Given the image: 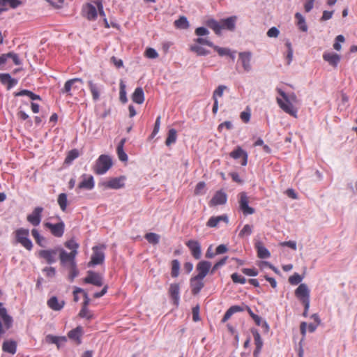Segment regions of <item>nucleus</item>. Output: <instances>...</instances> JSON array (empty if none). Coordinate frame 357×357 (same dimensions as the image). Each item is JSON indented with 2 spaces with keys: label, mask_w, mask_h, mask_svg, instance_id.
Instances as JSON below:
<instances>
[{
  "label": "nucleus",
  "mask_w": 357,
  "mask_h": 357,
  "mask_svg": "<svg viewBox=\"0 0 357 357\" xmlns=\"http://www.w3.org/2000/svg\"><path fill=\"white\" fill-rule=\"evenodd\" d=\"M58 204L62 211H66L68 205V198L66 193H61L58 196L57 199Z\"/></svg>",
  "instance_id": "a19ab883"
},
{
  "label": "nucleus",
  "mask_w": 357,
  "mask_h": 357,
  "mask_svg": "<svg viewBox=\"0 0 357 357\" xmlns=\"http://www.w3.org/2000/svg\"><path fill=\"white\" fill-rule=\"evenodd\" d=\"M10 8L15 9L24 4L25 0H3Z\"/></svg>",
  "instance_id": "603ef678"
},
{
  "label": "nucleus",
  "mask_w": 357,
  "mask_h": 357,
  "mask_svg": "<svg viewBox=\"0 0 357 357\" xmlns=\"http://www.w3.org/2000/svg\"><path fill=\"white\" fill-rule=\"evenodd\" d=\"M169 296L170 298L172 300V303L176 307H178L179 305V293H180V287L177 283H173L170 284L169 291Z\"/></svg>",
  "instance_id": "f3484780"
},
{
  "label": "nucleus",
  "mask_w": 357,
  "mask_h": 357,
  "mask_svg": "<svg viewBox=\"0 0 357 357\" xmlns=\"http://www.w3.org/2000/svg\"><path fill=\"white\" fill-rule=\"evenodd\" d=\"M255 247L257 252V257L260 259H267L270 257L271 253L266 248L260 241L255 244Z\"/></svg>",
  "instance_id": "c85d7f7f"
},
{
  "label": "nucleus",
  "mask_w": 357,
  "mask_h": 357,
  "mask_svg": "<svg viewBox=\"0 0 357 357\" xmlns=\"http://www.w3.org/2000/svg\"><path fill=\"white\" fill-rule=\"evenodd\" d=\"M204 280L197 276L192 277L190 280L191 292L193 295L198 294L204 287Z\"/></svg>",
  "instance_id": "6ab92c4d"
},
{
  "label": "nucleus",
  "mask_w": 357,
  "mask_h": 357,
  "mask_svg": "<svg viewBox=\"0 0 357 357\" xmlns=\"http://www.w3.org/2000/svg\"><path fill=\"white\" fill-rule=\"evenodd\" d=\"M0 81L3 84H7L8 90L17 84V80L12 78L8 73H0Z\"/></svg>",
  "instance_id": "cd10ccee"
},
{
  "label": "nucleus",
  "mask_w": 357,
  "mask_h": 357,
  "mask_svg": "<svg viewBox=\"0 0 357 357\" xmlns=\"http://www.w3.org/2000/svg\"><path fill=\"white\" fill-rule=\"evenodd\" d=\"M252 54L250 52H243L239 53V59L242 63L244 70L247 72L251 69L250 61Z\"/></svg>",
  "instance_id": "b1692460"
},
{
  "label": "nucleus",
  "mask_w": 357,
  "mask_h": 357,
  "mask_svg": "<svg viewBox=\"0 0 357 357\" xmlns=\"http://www.w3.org/2000/svg\"><path fill=\"white\" fill-rule=\"evenodd\" d=\"M43 210V208L41 206L36 207L32 213L27 215V221L33 226H38L41 222Z\"/></svg>",
  "instance_id": "f8f14e48"
},
{
  "label": "nucleus",
  "mask_w": 357,
  "mask_h": 357,
  "mask_svg": "<svg viewBox=\"0 0 357 357\" xmlns=\"http://www.w3.org/2000/svg\"><path fill=\"white\" fill-rule=\"evenodd\" d=\"M277 103L278 104L279 107L286 113L289 114V115L296 117L298 109L296 107L291 104L289 101H288L287 99H283L282 98L278 97L276 98Z\"/></svg>",
  "instance_id": "0eeeda50"
},
{
  "label": "nucleus",
  "mask_w": 357,
  "mask_h": 357,
  "mask_svg": "<svg viewBox=\"0 0 357 357\" xmlns=\"http://www.w3.org/2000/svg\"><path fill=\"white\" fill-rule=\"evenodd\" d=\"M171 275L172 278H177L179 275L180 263L178 259H174L171 262Z\"/></svg>",
  "instance_id": "79ce46f5"
},
{
  "label": "nucleus",
  "mask_w": 357,
  "mask_h": 357,
  "mask_svg": "<svg viewBox=\"0 0 357 357\" xmlns=\"http://www.w3.org/2000/svg\"><path fill=\"white\" fill-rule=\"evenodd\" d=\"M79 151L77 149H72L68 153L65 159V163L70 164L75 159L78 158Z\"/></svg>",
  "instance_id": "49530a36"
},
{
  "label": "nucleus",
  "mask_w": 357,
  "mask_h": 357,
  "mask_svg": "<svg viewBox=\"0 0 357 357\" xmlns=\"http://www.w3.org/2000/svg\"><path fill=\"white\" fill-rule=\"evenodd\" d=\"M126 86L123 81L120 82L119 99L121 102L126 103L128 101L126 91Z\"/></svg>",
  "instance_id": "09e8293b"
},
{
  "label": "nucleus",
  "mask_w": 357,
  "mask_h": 357,
  "mask_svg": "<svg viewBox=\"0 0 357 357\" xmlns=\"http://www.w3.org/2000/svg\"><path fill=\"white\" fill-rule=\"evenodd\" d=\"M145 56L149 59H155L158 56V54L153 48L149 47L146 49Z\"/></svg>",
  "instance_id": "338daca9"
},
{
  "label": "nucleus",
  "mask_w": 357,
  "mask_h": 357,
  "mask_svg": "<svg viewBox=\"0 0 357 357\" xmlns=\"http://www.w3.org/2000/svg\"><path fill=\"white\" fill-rule=\"evenodd\" d=\"M276 90L283 99H287L288 101L291 102L293 105L298 102L297 96L294 93L287 94L284 91L279 88H277Z\"/></svg>",
  "instance_id": "72a5a7b5"
},
{
  "label": "nucleus",
  "mask_w": 357,
  "mask_h": 357,
  "mask_svg": "<svg viewBox=\"0 0 357 357\" xmlns=\"http://www.w3.org/2000/svg\"><path fill=\"white\" fill-rule=\"evenodd\" d=\"M211 268V263L210 261L205 260L200 261L196 266V270L197 271L196 276L204 280L210 272Z\"/></svg>",
  "instance_id": "4468645a"
},
{
  "label": "nucleus",
  "mask_w": 357,
  "mask_h": 357,
  "mask_svg": "<svg viewBox=\"0 0 357 357\" xmlns=\"http://www.w3.org/2000/svg\"><path fill=\"white\" fill-rule=\"evenodd\" d=\"M26 96L29 97L33 100H40V96L33 93L31 91L26 90V89H23L19 92L15 93V96Z\"/></svg>",
  "instance_id": "58836bf2"
},
{
  "label": "nucleus",
  "mask_w": 357,
  "mask_h": 357,
  "mask_svg": "<svg viewBox=\"0 0 357 357\" xmlns=\"http://www.w3.org/2000/svg\"><path fill=\"white\" fill-rule=\"evenodd\" d=\"M65 246L70 250L71 251L70 252H73V251H75V252H77V249L79 248V243H77L75 239L73 238H71L68 241H67L65 243H64Z\"/></svg>",
  "instance_id": "8fccbe9b"
},
{
  "label": "nucleus",
  "mask_w": 357,
  "mask_h": 357,
  "mask_svg": "<svg viewBox=\"0 0 357 357\" xmlns=\"http://www.w3.org/2000/svg\"><path fill=\"white\" fill-rule=\"evenodd\" d=\"M6 55H7V60L8 59H11L15 65L18 66V65L22 64V61H21L17 54H16L13 52H10L6 53Z\"/></svg>",
  "instance_id": "13d9d810"
},
{
  "label": "nucleus",
  "mask_w": 357,
  "mask_h": 357,
  "mask_svg": "<svg viewBox=\"0 0 357 357\" xmlns=\"http://www.w3.org/2000/svg\"><path fill=\"white\" fill-rule=\"evenodd\" d=\"M177 138V132L176 130L174 128L170 129L168 131L167 137L165 140V144L167 146H170L172 144L175 143Z\"/></svg>",
  "instance_id": "ea45409f"
},
{
  "label": "nucleus",
  "mask_w": 357,
  "mask_h": 357,
  "mask_svg": "<svg viewBox=\"0 0 357 357\" xmlns=\"http://www.w3.org/2000/svg\"><path fill=\"white\" fill-rule=\"evenodd\" d=\"M302 278L298 273H295L294 275L289 278V282L291 284H298L302 280Z\"/></svg>",
  "instance_id": "0e129e2a"
},
{
  "label": "nucleus",
  "mask_w": 357,
  "mask_h": 357,
  "mask_svg": "<svg viewBox=\"0 0 357 357\" xmlns=\"http://www.w3.org/2000/svg\"><path fill=\"white\" fill-rule=\"evenodd\" d=\"M70 270L68 275L69 280L72 282H73L74 279L78 276L79 275V271L77 268L76 263H73V265L70 266Z\"/></svg>",
  "instance_id": "5fc2aeb1"
},
{
  "label": "nucleus",
  "mask_w": 357,
  "mask_h": 357,
  "mask_svg": "<svg viewBox=\"0 0 357 357\" xmlns=\"http://www.w3.org/2000/svg\"><path fill=\"white\" fill-rule=\"evenodd\" d=\"M88 86L91 93L93 100L98 101L104 89V86L99 83H95L92 80L88 81Z\"/></svg>",
  "instance_id": "2eb2a0df"
},
{
  "label": "nucleus",
  "mask_w": 357,
  "mask_h": 357,
  "mask_svg": "<svg viewBox=\"0 0 357 357\" xmlns=\"http://www.w3.org/2000/svg\"><path fill=\"white\" fill-rule=\"evenodd\" d=\"M124 176L111 178L101 181L99 185L105 189H119L124 186Z\"/></svg>",
  "instance_id": "39448f33"
},
{
  "label": "nucleus",
  "mask_w": 357,
  "mask_h": 357,
  "mask_svg": "<svg viewBox=\"0 0 357 357\" xmlns=\"http://www.w3.org/2000/svg\"><path fill=\"white\" fill-rule=\"evenodd\" d=\"M252 232V226L250 225H245L239 232V237L244 238L245 236H250Z\"/></svg>",
  "instance_id": "6e6d98bb"
},
{
  "label": "nucleus",
  "mask_w": 357,
  "mask_h": 357,
  "mask_svg": "<svg viewBox=\"0 0 357 357\" xmlns=\"http://www.w3.org/2000/svg\"><path fill=\"white\" fill-rule=\"evenodd\" d=\"M16 242L20 243L24 248H26L29 251L31 250L33 248V243L31 239L29 238V236H25Z\"/></svg>",
  "instance_id": "a18cd8bd"
},
{
  "label": "nucleus",
  "mask_w": 357,
  "mask_h": 357,
  "mask_svg": "<svg viewBox=\"0 0 357 357\" xmlns=\"http://www.w3.org/2000/svg\"><path fill=\"white\" fill-rule=\"evenodd\" d=\"M295 296L302 303H310V290L305 284H301L295 291Z\"/></svg>",
  "instance_id": "9b49d317"
},
{
  "label": "nucleus",
  "mask_w": 357,
  "mask_h": 357,
  "mask_svg": "<svg viewBox=\"0 0 357 357\" xmlns=\"http://www.w3.org/2000/svg\"><path fill=\"white\" fill-rule=\"evenodd\" d=\"M45 340L50 344H57V342L60 340L66 342L67 340L66 337H58L53 335H47L45 337Z\"/></svg>",
  "instance_id": "3c124183"
},
{
  "label": "nucleus",
  "mask_w": 357,
  "mask_h": 357,
  "mask_svg": "<svg viewBox=\"0 0 357 357\" xmlns=\"http://www.w3.org/2000/svg\"><path fill=\"white\" fill-rule=\"evenodd\" d=\"M226 86L223 85H220L213 92V99L214 100H218V97H222L223 95L224 91L226 89Z\"/></svg>",
  "instance_id": "052dcab7"
},
{
  "label": "nucleus",
  "mask_w": 357,
  "mask_h": 357,
  "mask_svg": "<svg viewBox=\"0 0 357 357\" xmlns=\"http://www.w3.org/2000/svg\"><path fill=\"white\" fill-rule=\"evenodd\" d=\"M84 282L91 284L96 287H101L103 284V278L100 274L93 271H89L87 275L84 278Z\"/></svg>",
  "instance_id": "9d476101"
},
{
  "label": "nucleus",
  "mask_w": 357,
  "mask_h": 357,
  "mask_svg": "<svg viewBox=\"0 0 357 357\" xmlns=\"http://www.w3.org/2000/svg\"><path fill=\"white\" fill-rule=\"evenodd\" d=\"M215 51L218 52V54L220 56H229L233 61L235 59L234 52H231V50L229 48L226 47H220L219 46L213 45L212 47Z\"/></svg>",
  "instance_id": "473e14b6"
},
{
  "label": "nucleus",
  "mask_w": 357,
  "mask_h": 357,
  "mask_svg": "<svg viewBox=\"0 0 357 357\" xmlns=\"http://www.w3.org/2000/svg\"><path fill=\"white\" fill-rule=\"evenodd\" d=\"M295 17L298 20V25L299 26V29L303 31H307V26L305 24V20L303 15L299 13H296L295 14Z\"/></svg>",
  "instance_id": "c03bdc74"
},
{
  "label": "nucleus",
  "mask_w": 357,
  "mask_h": 357,
  "mask_svg": "<svg viewBox=\"0 0 357 357\" xmlns=\"http://www.w3.org/2000/svg\"><path fill=\"white\" fill-rule=\"evenodd\" d=\"M144 101V91L142 88L135 89V103L142 104Z\"/></svg>",
  "instance_id": "864d4df0"
},
{
  "label": "nucleus",
  "mask_w": 357,
  "mask_h": 357,
  "mask_svg": "<svg viewBox=\"0 0 357 357\" xmlns=\"http://www.w3.org/2000/svg\"><path fill=\"white\" fill-rule=\"evenodd\" d=\"M95 186L94 179L91 175H82V181L79 183L78 188L91 190Z\"/></svg>",
  "instance_id": "4be33fe9"
},
{
  "label": "nucleus",
  "mask_w": 357,
  "mask_h": 357,
  "mask_svg": "<svg viewBox=\"0 0 357 357\" xmlns=\"http://www.w3.org/2000/svg\"><path fill=\"white\" fill-rule=\"evenodd\" d=\"M16 241L25 236H29V230L28 229L20 228L15 231Z\"/></svg>",
  "instance_id": "de8ad7c7"
},
{
  "label": "nucleus",
  "mask_w": 357,
  "mask_h": 357,
  "mask_svg": "<svg viewBox=\"0 0 357 357\" xmlns=\"http://www.w3.org/2000/svg\"><path fill=\"white\" fill-rule=\"evenodd\" d=\"M174 26L177 29H186L189 27V22L185 16H181L174 21Z\"/></svg>",
  "instance_id": "4c0bfd02"
},
{
  "label": "nucleus",
  "mask_w": 357,
  "mask_h": 357,
  "mask_svg": "<svg viewBox=\"0 0 357 357\" xmlns=\"http://www.w3.org/2000/svg\"><path fill=\"white\" fill-rule=\"evenodd\" d=\"M251 333L253 335L254 340H255V344L256 346V348L253 352L254 357H258L259 353L261 352V350L263 347V340L261 337V335L258 331L255 328L251 329Z\"/></svg>",
  "instance_id": "aec40b11"
},
{
  "label": "nucleus",
  "mask_w": 357,
  "mask_h": 357,
  "mask_svg": "<svg viewBox=\"0 0 357 357\" xmlns=\"http://www.w3.org/2000/svg\"><path fill=\"white\" fill-rule=\"evenodd\" d=\"M229 155L231 158L234 159L242 158L241 164L243 166H245L248 163V153L245 151H243L240 146L236 147L234 151H232L229 153Z\"/></svg>",
  "instance_id": "412c9836"
},
{
  "label": "nucleus",
  "mask_w": 357,
  "mask_h": 357,
  "mask_svg": "<svg viewBox=\"0 0 357 357\" xmlns=\"http://www.w3.org/2000/svg\"><path fill=\"white\" fill-rule=\"evenodd\" d=\"M239 197V208L245 215H251L255 213V209L249 206V198L246 193L242 192L238 195Z\"/></svg>",
  "instance_id": "6e6552de"
},
{
  "label": "nucleus",
  "mask_w": 357,
  "mask_h": 357,
  "mask_svg": "<svg viewBox=\"0 0 357 357\" xmlns=\"http://www.w3.org/2000/svg\"><path fill=\"white\" fill-rule=\"evenodd\" d=\"M195 42L196 43L195 44H198L200 45H205L211 47H212L214 45L213 43L209 40L208 38H203L200 37L195 39Z\"/></svg>",
  "instance_id": "e2e57ef3"
},
{
  "label": "nucleus",
  "mask_w": 357,
  "mask_h": 357,
  "mask_svg": "<svg viewBox=\"0 0 357 357\" xmlns=\"http://www.w3.org/2000/svg\"><path fill=\"white\" fill-rule=\"evenodd\" d=\"M186 246L191 252V255L195 259H199L202 257L201 246L195 240H189L185 243Z\"/></svg>",
  "instance_id": "dca6fc26"
},
{
  "label": "nucleus",
  "mask_w": 357,
  "mask_h": 357,
  "mask_svg": "<svg viewBox=\"0 0 357 357\" xmlns=\"http://www.w3.org/2000/svg\"><path fill=\"white\" fill-rule=\"evenodd\" d=\"M237 17L231 16L220 21L210 19L207 20L206 25L211 29L217 35H220L222 30L234 31L236 27Z\"/></svg>",
  "instance_id": "f257e3e1"
},
{
  "label": "nucleus",
  "mask_w": 357,
  "mask_h": 357,
  "mask_svg": "<svg viewBox=\"0 0 357 357\" xmlns=\"http://www.w3.org/2000/svg\"><path fill=\"white\" fill-rule=\"evenodd\" d=\"M59 252L61 264L62 266H66L67 263H69L70 266L73 263H76L75 257L77 252H75V251L67 252L63 248L59 247Z\"/></svg>",
  "instance_id": "423d86ee"
},
{
  "label": "nucleus",
  "mask_w": 357,
  "mask_h": 357,
  "mask_svg": "<svg viewBox=\"0 0 357 357\" xmlns=\"http://www.w3.org/2000/svg\"><path fill=\"white\" fill-rule=\"evenodd\" d=\"M191 52H195L198 56H206L210 54V52L202 45L198 44H193L190 46Z\"/></svg>",
  "instance_id": "f704fd0d"
},
{
  "label": "nucleus",
  "mask_w": 357,
  "mask_h": 357,
  "mask_svg": "<svg viewBox=\"0 0 357 357\" xmlns=\"http://www.w3.org/2000/svg\"><path fill=\"white\" fill-rule=\"evenodd\" d=\"M231 278L234 283H239L243 284L246 282V279L244 277L241 276V275H238L236 273H233L231 275Z\"/></svg>",
  "instance_id": "bf43d9fd"
},
{
  "label": "nucleus",
  "mask_w": 357,
  "mask_h": 357,
  "mask_svg": "<svg viewBox=\"0 0 357 357\" xmlns=\"http://www.w3.org/2000/svg\"><path fill=\"white\" fill-rule=\"evenodd\" d=\"M126 143V139L123 138L119 143L116 147V153L119 159L122 162H126L128 160V155L123 150V146Z\"/></svg>",
  "instance_id": "7c9ffc66"
},
{
  "label": "nucleus",
  "mask_w": 357,
  "mask_h": 357,
  "mask_svg": "<svg viewBox=\"0 0 357 357\" xmlns=\"http://www.w3.org/2000/svg\"><path fill=\"white\" fill-rule=\"evenodd\" d=\"M56 218L59 220L58 222L52 223L50 222H45L43 225L45 228L50 231L53 236L61 238L63 236L66 226L64 222L60 217L57 216Z\"/></svg>",
  "instance_id": "7ed1b4c3"
},
{
  "label": "nucleus",
  "mask_w": 357,
  "mask_h": 357,
  "mask_svg": "<svg viewBox=\"0 0 357 357\" xmlns=\"http://www.w3.org/2000/svg\"><path fill=\"white\" fill-rule=\"evenodd\" d=\"M77 82L80 83L82 84L84 83L83 79L81 78H73L70 79L66 82L64 84V86L62 89H61L60 93L63 94H66L68 96H72L71 90L73 89H78L79 87L75 85Z\"/></svg>",
  "instance_id": "ddd939ff"
},
{
  "label": "nucleus",
  "mask_w": 357,
  "mask_h": 357,
  "mask_svg": "<svg viewBox=\"0 0 357 357\" xmlns=\"http://www.w3.org/2000/svg\"><path fill=\"white\" fill-rule=\"evenodd\" d=\"M206 187V184L204 182L201 181L199 182L195 189L194 193L196 195H203L204 193V189Z\"/></svg>",
  "instance_id": "680f3d73"
},
{
  "label": "nucleus",
  "mask_w": 357,
  "mask_h": 357,
  "mask_svg": "<svg viewBox=\"0 0 357 357\" xmlns=\"http://www.w3.org/2000/svg\"><path fill=\"white\" fill-rule=\"evenodd\" d=\"M0 317H1L6 329L11 328L13 322L12 317L8 314L5 307H0Z\"/></svg>",
  "instance_id": "c756f323"
},
{
  "label": "nucleus",
  "mask_w": 357,
  "mask_h": 357,
  "mask_svg": "<svg viewBox=\"0 0 357 357\" xmlns=\"http://www.w3.org/2000/svg\"><path fill=\"white\" fill-rule=\"evenodd\" d=\"M199 305H197L196 306L193 307L192 309V320L195 322H197L200 321V317H199Z\"/></svg>",
  "instance_id": "69168bd1"
},
{
  "label": "nucleus",
  "mask_w": 357,
  "mask_h": 357,
  "mask_svg": "<svg viewBox=\"0 0 357 357\" xmlns=\"http://www.w3.org/2000/svg\"><path fill=\"white\" fill-rule=\"evenodd\" d=\"M220 222H228L227 215L211 217L206 222V226L211 228L216 227Z\"/></svg>",
  "instance_id": "a878e982"
},
{
  "label": "nucleus",
  "mask_w": 357,
  "mask_h": 357,
  "mask_svg": "<svg viewBox=\"0 0 357 357\" xmlns=\"http://www.w3.org/2000/svg\"><path fill=\"white\" fill-rule=\"evenodd\" d=\"M105 249V246L104 245H96L93 248V254L91 257V261L89 263V266H94L100 265L104 262V260H105L104 250Z\"/></svg>",
  "instance_id": "20e7f679"
},
{
  "label": "nucleus",
  "mask_w": 357,
  "mask_h": 357,
  "mask_svg": "<svg viewBox=\"0 0 357 357\" xmlns=\"http://www.w3.org/2000/svg\"><path fill=\"white\" fill-rule=\"evenodd\" d=\"M86 17L89 20H95L97 17V9L96 7L92 4H88L86 10Z\"/></svg>",
  "instance_id": "e433bc0d"
},
{
  "label": "nucleus",
  "mask_w": 357,
  "mask_h": 357,
  "mask_svg": "<svg viewBox=\"0 0 357 357\" xmlns=\"http://www.w3.org/2000/svg\"><path fill=\"white\" fill-rule=\"evenodd\" d=\"M59 252V247L54 249L41 250L38 252V257L44 259L47 264H52L56 261V256Z\"/></svg>",
  "instance_id": "1a4fd4ad"
},
{
  "label": "nucleus",
  "mask_w": 357,
  "mask_h": 357,
  "mask_svg": "<svg viewBox=\"0 0 357 357\" xmlns=\"http://www.w3.org/2000/svg\"><path fill=\"white\" fill-rule=\"evenodd\" d=\"M244 303H242L241 305H232L231 306L225 313L222 319V322L225 323L227 320H229L231 317L237 312H243V307H244Z\"/></svg>",
  "instance_id": "393cba45"
},
{
  "label": "nucleus",
  "mask_w": 357,
  "mask_h": 357,
  "mask_svg": "<svg viewBox=\"0 0 357 357\" xmlns=\"http://www.w3.org/2000/svg\"><path fill=\"white\" fill-rule=\"evenodd\" d=\"M113 165L112 158L105 154L100 155L96 160L93 170L98 175L105 174Z\"/></svg>",
  "instance_id": "f03ea898"
},
{
  "label": "nucleus",
  "mask_w": 357,
  "mask_h": 357,
  "mask_svg": "<svg viewBox=\"0 0 357 357\" xmlns=\"http://www.w3.org/2000/svg\"><path fill=\"white\" fill-rule=\"evenodd\" d=\"M64 301H59L56 296H52L47 301V305L50 308L55 311H59L64 307Z\"/></svg>",
  "instance_id": "bb28decb"
},
{
  "label": "nucleus",
  "mask_w": 357,
  "mask_h": 357,
  "mask_svg": "<svg viewBox=\"0 0 357 357\" xmlns=\"http://www.w3.org/2000/svg\"><path fill=\"white\" fill-rule=\"evenodd\" d=\"M227 194L222 190H218L215 192L213 198L209 202L210 206H215L218 205H222L227 202Z\"/></svg>",
  "instance_id": "a211bd4d"
},
{
  "label": "nucleus",
  "mask_w": 357,
  "mask_h": 357,
  "mask_svg": "<svg viewBox=\"0 0 357 357\" xmlns=\"http://www.w3.org/2000/svg\"><path fill=\"white\" fill-rule=\"evenodd\" d=\"M82 328L77 327L76 328L71 330L68 332V336L70 339L77 341L78 344L81 343L80 337L82 335Z\"/></svg>",
  "instance_id": "c9c22d12"
},
{
  "label": "nucleus",
  "mask_w": 357,
  "mask_h": 357,
  "mask_svg": "<svg viewBox=\"0 0 357 357\" xmlns=\"http://www.w3.org/2000/svg\"><path fill=\"white\" fill-rule=\"evenodd\" d=\"M43 272L45 273L47 277H48V278H54L56 275L55 268L52 267V266L45 267L43 269Z\"/></svg>",
  "instance_id": "774afa93"
},
{
  "label": "nucleus",
  "mask_w": 357,
  "mask_h": 357,
  "mask_svg": "<svg viewBox=\"0 0 357 357\" xmlns=\"http://www.w3.org/2000/svg\"><path fill=\"white\" fill-rule=\"evenodd\" d=\"M144 237L151 244L156 245L159 243L160 236L155 233H147Z\"/></svg>",
  "instance_id": "37998d69"
},
{
  "label": "nucleus",
  "mask_w": 357,
  "mask_h": 357,
  "mask_svg": "<svg viewBox=\"0 0 357 357\" xmlns=\"http://www.w3.org/2000/svg\"><path fill=\"white\" fill-rule=\"evenodd\" d=\"M2 350L11 354H14L17 351V344L15 341H5L2 345Z\"/></svg>",
  "instance_id": "2f4dec72"
},
{
  "label": "nucleus",
  "mask_w": 357,
  "mask_h": 357,
  "mask_svg": "<svg viewBox=\"0 0 357 357\" xmlns=\"http://www.w3.org/2000/svg\"><path fill=\"white\" fill-rule=\"evenodd\" d=\"M323 59L331 66L336 68L340 61V56L334 52H325L323 54Z\"/></svg>",
  "instance_id": "5701e85b"
},
{
  "label": "nucleus",
  "mask_w": 357,
  "mask_h": 357,
  "mask_svg": "<svg viewBox=\"0 0 357 357\" xmlns=\"http://www.w3.org/2000/svg\"><path fill=\"white\" fill-rule=\"evenodd\" d=\"M31 234L38 245L43 247L44 245L41 243V241H44L45 238L40 234L39 231L36 229H33L31 230Z\"/></svg>",
  "instance_id": "4d7b16f0"
}]
</instances>
